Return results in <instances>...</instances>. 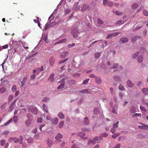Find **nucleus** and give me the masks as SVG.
<instances>
[{
  "label": "nucleus",
  "instance_id": "59",
  "mask_svg": "<svg viewBox=\"0 0 148 148\" xmlns=\"http://www.w3.org/2000/svg\"><path fill=\"white\" fill-rule=\"evenodd\" d=\"M1 145L2 146H3L5 143V140H2L1 141Z\"/></svg>",
  "mask_w": 148,
  "mask_h": 148
},
{
  "label": "nucleus",
  "instance_id": "8",
  "mask_svg": "<svg viewBox=\"0 0 148 148\" xmlns=\"http://www.w3.org/2000/svg\"><path fill=\"white\" fill-rule=\"evenodd\" d=\"M54 73H52L50 75L48 80L51 82H52L54 80Z\"/></svg>",
  "mask_w": 148,
  "mask_h": 148
},
{
  "label": "nucleus",
  "instance_id": "11",
  "mask_svg": "<svg viewBox=\"0 0 148 148\" xmlns=\"http://www.w3.org/2000/svg\"><path fill=\"white\" fill-rule=\"evenodd\" d=\"M127 84L128 87H133L134 86V84L130 80H128L127 82Z\"/></svg>",
  "mask_w": 148,
  "mask_h": 148
},
{
  "label": "nucleus",
  "instance_id": "43",
  "mask_svg": "<svg viewBox=\"0 0 148 148\" xmlns=\"http://www.w3.org/2000/svg\"><path fill=\"white\" fill-rule=\"evenodd\" d=\"M12 118H11L4 125H8L9 124L11 123L12 122Z\"/></svg>",
  "mask_w": 148,
  "mask_h": 148
},
{
  "label": "nucleus",
  "instance_id": "42",
  "mask_svg": "<svg viewBox=\"0 0 148 148\" xmlns=\"http://www.w3.org/2000/svg\"><path fill=\"white\" fill-rule=\"evenodd\" d=\"M141 114H138V113H135L133 114V117H136L138 116H141Z\"/></svg>",
  "mask_w": 148,
  "mask_h": 148
},
{
  "label": "nucleus",
  "instance_id": "18",
  "mask_svg": "<svg viewBox=\"0 0 148 148\" xmlns=\"http://www.w3.org/2000/svg\"><path fill=\"white\" fill-rule=\"evenodd\" d=\"M142 91L145 95H147L148 94V88H144L142 89Z\"/></svg>",
  "mask_w": 148,
  "mask_h": 148
},
{
  "label": "nucleus",
  "instance_id": "20",
  "mask_svg": "<svg viewBox=\"0 0 148 148\" xmlns=\"http://www.w3.org/2000/svg\"><path fill=\"white\" fill-rule=\"evenodd\" d=\"M80 93L84 94L85 93L86 94H89L90 92L88 91V90L87 89H84L81 91L80 92Z\"/></svg>",
  "mask_w": 148,
  "mask_h": 148
},
{
  "label": "nucleus",
  "instance_id": "58",
  "mask_svg": "<svg viewBox=\"0 0 148 148\" xmlns=\"http://www.w3.org/2000/svg\"><path fill=\"white\" fill-rule=\"evenodd\" d=\"M71 148H79L76 144H74L71 146Z\"/></svg>",
  "mask_w": 148,
  "mask_h": 148
},
{
  "label": "nucleus",
  "instance_id": "17",
  "mask_svg": "<svg viewBox=\"0 0 148 148\" xmlns=\"http://www.w3.org/2000/svg\"><path fill=\"white\" fill-rule=\"evenodd\" d=\"M98 137H95L92 140L90 141L92 143V144L94 145L95 144L98 140Z\"/></svg>",
  "mask_w": 148,
  "mask_h": 148
},
{
  "label": "nucleus",
  "instance_id": "9",
  "mask_svg": "<svg viewBox=\"0 0 148 148\" xmlns=\"http://www.w3.org/2000/svg\"><path fill=\"white\" fill-rule=\"evenodd\" d=\"M68 53L67 51H64L63 52L61 55V57L63 58H65L67 56Z\"/></svg>",
  "mask_w": 148,
  "mask_h": 148
},
{
  "label": "nucleus",
  "instance_id": "56",
  "mask_svg": "<svg viewBox=\"0 0 148 148\" xmlns=\"http://www.w3.org/2000/svg\"><path fill=\"white\" fill-rule=\"evenodd\" d=\"M110 132L112 133H114L116 132L115 128L112 127L111 130Z\"/></svg>",
  "mask_w": 148,
  "mask_h": 148
},
{
  "label": "nucleus",
  "instance_id": "27",
  "mask_svg": "<svg viewBox=\"0 0 148 148\" xmlns=\"http://www.w3.org/2000/svg\"><path fill=\"white\" fill-rule=\"evenodd\" d=\"M64 124V122L63 121H62L60 122L59 124V127L60 128H62Z\"/></svg>",
  "mask_w": 148,
  "mask_h": 148
},
{
  "label": "nucleus",
  "instance_id": "16",
  "mask_svg": "<svg viewBox=\"0 0 148 148\" xmlns=\"http://www.w3.org/2000/svg\"><path fill=\"white\" fill-rule=\"evenodd\" d=\"M62 138V135L60 133H58L57 136L55 137V138L57 140H59Z\"/></svg>",
  "mask_w": 148,
  "mask_h": 148
},
{
  "label": "nucleus",
  "instance_id": "21",
  "mask_svg": "<svg viewBox=\"0 0 148 148\" xmlns=\"http://www.w3.org/2000/svg\"><path fill=\"white\" fill-rule=\"evenodd\" d=\"M47 34H44L42 36V38L45 42L47 43L48 40H47Z\"/></svg>",
  "mask_w": 148,
  "mask_h": 148
},
{
  "label": "nucleus",
  "instance_id": "22",
  "mask_svg": "<svg viewBox=\"0 0 148 148\" xmlns=\"http://www.w3.org/2000/svg\"><path fill=\"white\" fill-rule=\"evenodd\" d=\"M88 5H84L82 8V10L83 11H85L88 8Z\"/></svg>",
  "mask_w": 148,
  "mask_h": 148
},
{
  "label": "nucleus",
  "instance_id": "62",
  "mask_svg": "<svg viewBox=\"0 0 148 148\" xmlns=\"http://www.w3.org/2000/svg\"><path fill=\"white\" fill-rule=\"evenodd\" d=\"M37 122L38 123H41L42 122V119L41 118H38Z\"/></svg>",
  "mask_w": 148,
  "mask_h": 148
},
{
  "label": "nucleus",
  "instance_id": "48",
  "mask_svg": "<svg viewBox=\"0 0 148 148\" xmlns=\"http://www.w3.org/2000/svg\"><path fill=\"white\" fill-rule=\"evenodd\" d=\"M13 121L15 123H16L18 121V117L17 116H14L13 117Z\"/></svg>",
  "mask_w": 148,
  "mask_h": 148
},
{
  "label": "nucleus",
  "instance_id": "14",
  "mask_svg": "<svg viewBox=\"0 0 148 148\" xmlns=\"http://www.w3.org/2000/svg\"><path fill=\"white\" fill-rule=\"evenodd\" d=\"M143 58L142 56H140L138 57L137 58V61L138 62L141 63L143 61Z\"/></svg>",
  "mask_w": 148,
  "mask_h": 148
},
{
  "label": "nucleus",
  "instance_id": "63",
  "mask_svg": "<svg viewBox=\"0 0 148 148\" xmlns=\"http://www.w3.org/2000/svg\"><path fill=\"white\" fill-rule=\"evenodd\" d=\"M89 76L90 77H94L95 78V77H96V76L95 75L92 74H90L89 75Z\"/></svg>",
  "mask_w": 148,
  "mask_h": 148
},
{
  "label": "nucleus",
  "instance_id": "61",
  "mask_svg": "<svg viewBox=\"0 0 148 148\" xmlns=\"http://www.w3.org/2000/svg\"><path fill=\"white\" fill-rule=\"evenodd\" d=\"M119 89L121 90H123L124 89V86H122L121 85H119Z\"/></svg>",
  "mask_w": 148,
  "mask_h": 148
},
{
  "label": "nucleus",
  "instance_id": "49",
  "mask_svg": "<svg viewBox=\"0 0 148 148\" xmlns=\"http://www.w3.org/2000/svg\"><path fill=\"white\" fill-rule=\"evenodd\" d=\"M36 77V75L35 74H33L30 75V79H34Z\"/></svg>",
  "mask_w": 148,
  "mask_h": 148
},
{
  "label": "nucleus",
  "instance_id": "10",
  "mask_svg": "<svg viewBox=\"0 0 148 148\" xmlns=\"http://www.w3.org/2000/svg\"><path fill=\"white\" fill-rule=\"evenodd\" d=\"M52 123L53 125L57 124L58 123V120L57 118H53L51 120Z\"/></svg>",
  "mask_w": 148,
  "mask_h": 148
},
{
  "label": "nucleus",
  "instance_id": "25",
  "mask_svg": "<svg viewBox=\"0 0 148 148\" xmlns=\"http://www.w3.org/2000/svg\"><path fill=\"white\" fill-rule=\"evenodd\" d=\"M31 112L33 114H36L37 113V110L36 108H34L32 109Z\"/></svg>",
  "mask_w": 148,
  "mask_h": 148
},
{
  "label": "nucleus",
  "instance_id": "23",
  "mask_svg": "<svg viewBox=\"0 0 148 148\" xmlns=\"http://www.w3.org/2000/svg\"><path fill=\"white\" fill-rule=\"evenodd\" d=\"M130 112L132 113H134L136 112V108L134 107H132L130 109Z\"/></svg>",
  "mask_w": 148,
  "mask_h": 148
},
{
  "label": "nucleus",
  "instance_id": "5",
  "mask_svg": "<svg viewBox=\"0 0 148 148\" xmlns=\"http://www.w3.org/2000/svg\"><path fill=\"white\" fill-rule=\"evenodd\" d=\"M49 61L50 65L51 66H53L54 65L55 62L54 58L53 57H51L49 59Z\"/></svg>",
  "mask_w": 148,
  "mask_h": 148
},
{
  "label": "nucleus",
  "instance_id": "52",
  "mask_svg": "<svg viewBox=\"0 0 148 148\" xmlns=\"http://www.w3.org/2000/svg\"><path fill=\"white\" fill-rule=\"evenodd\" d=\"M89 79H85L84 80V81L82 83L84 84L85 85L89 82Z\"/></svg>",
  "mask_w": 148,
  "mask_h": 148
},
{
  "label": "nucleus",
  "instance_id": "33",
  "mask_svg": "<svg viewBox=\"0 0 148 148\" xmlns=\"http://www.w3.org/2000/svg\"><path fill=\"white\" fill-rule=\"evenodd\" d=\"M138 7V5L136 3H133L132 6V8L133 9H135Z\"/></svg>",
  "mask_w": 148,
  "mask_h": 148
},
{
  "label": "nucleus",
  "instance_id": "35",
  "mask_svg": "<svg viewBox=\"0 0 148 148\" xmlns=\"http://www.w3.org/2000/svg\"><path fill=\"white\" fill-rule=\"evenodd\" d=\"M98 113V109L97 108H95L93 110V113L95 114H97Z\"/></svg>",
  "mask_w": 148,
  "mask_h": 148
},
{
  "label": "nucleus",
  "instance_id": "28",
  "mask_svg": "<svg viewBox=\"0 0 148 148\" xmlns=\"http://www.w3.org/2000/svg\"><path fill=\"white\" fill-rule=\"evenodd\" d=\"M120 133H116L115 134H114V135H112V137L114 138H116L118 136H119L120 135Z\"/></svg>",
  "mask_w": 148,
  "mask_h": 148
},
{
  "label": "nucleus",
  "instance_id": "34",
  "mask_svg": "<svg viewBox=\"0 0 148 148\" xmlns=\"http://www.w3.org/2000/svg\"><path fill=\"white\" fill-rule=\"evenodd\" d=\"M49 100V99L47 97H44L42 100V101H44L45 102H47Z\"/></svg>",
  "mask_w": 148,
  "mask_h": 148
},
{
  "label": "nucleus",
  "instance_id": "36",
  "mask_svg": "<svg viewBox=\"0 0 148 148\" xmlns=\"http://www.w3.org/2000/svg\"><path fill=\"white\" fill-rule=\"evenodd\" d=\"M138 38V36H135L132 38L131 40V41L132 42H135L136 40Z\"/></svg>",
  "mask_w": 148,
  "mask_h": 148
},
{
  "label": "nucleus",
  "instance_id": "60",
  "mask_svg": "<svg viewBox=\"0 0 148 148\" xmlns=\"http://www.w3.org/2000/svg\"><path fill=\"white\" fill-rule=\"evenodd\" d=\"M115 13L116 15H119L121 14H122V13L121 12L116 10V11Z\"/></svg>",
  "mask_w": 148,
  "mask_h": 148
},
{
  "label": "nucleus",
  "instance_id": "40",
  "mask_svg": "<svg viewBox=\"0 0 148 148\" xmlns=\"http://www.w3.org/2000/svg\"><path fill=\"white\" fill-rule=\"evenodd\" d=\"M119 64L118 63H114V64L113 66L111 68L112 69H116L118 67Z\"/></svg>",
  "mask_w": 148,
  "mask_h": 148
},
{
  "label": "nucleus",
  "instance_id": "57",
  "mask_svg": "<svg viewBox=\"0 0 148 148\" xmlns=\"http://www.w3.org/2000/svg\"><path fill=\"white\" fill-rule=\"evenodd\" d=\"M121 146V144H118L116 145L114 147V148H120Z\"/></svg>",
  "mask_w": 148,
  "mask_h": 148
},
{
  "label": "nucleus",
  "instance_id": "54",
  "mask_svg": "<svg viewBox=\"0 0 148 148\" xmlns=\"http://www.w3.org/2000/svg\"><path fill=\"white\" fill-rule=\"evenodd\" d=\"M64 84H61L60 86H58L57 89H59L63 88L64 87Z\"/></svg>",
  "mask_w": 148,
  "mask_h": 148
},
{
  "label": "nucleus",
  "instance_id": "45",
  "mask_svg": "<svg viewBox=\"0 0 148 148\" xmlns=\"http://www.w3.org/2000/svg\"><path fill=\"white\" fill-rule=\"evenodd\" d=\"M9 132L8 131H5L2 134V135H8L9 133Z\"/></svg>",
  "mask_w": 148,
  "mask_h": 148
},
{
  "label": "nucleus",
  "instance_id": "4",
  "mask_svg": "<svg viewBox=\"0 0 148 148\" xmlns=\"http://www.w3.org/2000/svg\"><path fill=\"white\" fill-rule=\"evenodd\" d=\"M77 135L80 137L81 138H82L84 140H85L86 138V137H83L86 135L85 133L83 132H79V133L77 134Z\"/></svg>",
  "mask_w": 148,
  "mask_h": 148
},
{
  "label": "nucleus",
  "instance_id": "32",
  "mask_svg": "<svg viewBox=\"0 0 148 148\" xmlns=\"http://www.w3.org/2000/svg\"><path fill=\"white\" fill-rule=\"evenodd\" d=\"M22 43L23 44H22V45L24 48L26 49H29V47L27 46V43L26 44L25 42L24 43L22 42Z\"/></svg>",
  "mask_w": 148,
  "mask_h": 148
},
{
  "label": "nucleus",
  "instance_id": "55",
  "mask_svg": "<svg viewBox=\"0 0 148 148\" xmlns=\"http://www.w3.org/2000/svg\"><path fill=\"white\" fill-rule=\"evenodd\" d=\"M97 22L99 24H101L103 23V21H102L100 20L99 19H98L97 20Z\"/></svg>",
  "mask_w": 148,
  "mask_h": 148
},
{
  "label": "nucleus",
  "instance_id": "19",
  "mask_svg": "<svg viewBox=\"0 0 148 148\" xmlns=\"http://www.w3.org/2000/svg\"><path fill=\"white\" fill-rule=\"evenodd\" d=\"M128 39L126 37H124L121 39V40L124 43H125L128 41Z\"/></svg>",
  "mask_w": 148,
  "mask_h": 148
},
{
  "label": "nucleus",
  "instance_id": "50",
  "mask_svg": "<svg viewBox=\"0 0 148 148\" xmlns=\"http://www.w3.org/2000/svg\"><path fill=\"white\" fill-rule=\"evenodd\" d=\"M16 85H13L12 87V91L14 92L16 91Z\"/></svg>",
  "mask_w": 148,
  "mask_h": 148
},
{
  "label": "nucleus",
  "instance_id": "31",
  "mask_svg": "<svg viewBox=\"0 0 148 148\" xmlns=\"http://www.w3.org/2000/svg\"><path fill=\"white\" fill-rule=\"evenodd\" d=\"M139 53V52H136L135 53L133 54L132 55V57L133 58H135L137 57Z\"/></svg>",
  "mask_w": 148,
  "mask_h": 148
},
{
  "label": "nucleus",
  "instance_id": "7",
  "mask_svg": "<svg viewBox=\"0 0 148 148\" xmlns=\"http://www.w3.org/2000/svg\"><path fill=\"white\" fill-rule=\"evenodd\" d=\"M95 79V82L97 83L98 84H100L101 83L102 80L99 77L97 76Z\"/></svg>",
  "mask_w": 148,
  "mask_h": 148
},
{
  "label": "nucleus",
  "instance_id": "46",
  "mask_svg": "<svg viewBox=\"0 0 148 148\" xmlns=\"http://www.w3.org/2000/svg\"><path fill=\"white\" fill-rule=\"evenodd\" d=\"M103 3L105 5H106L110 3L108 1V0H103Z\"/></svg>",
  "mask_w": 148,
  "mask_h": 148
},
{
  "label": "nucleus",
  "instance_id": "3",
  "mask_svg": "<svg viewBox=\"0 0 148 148\" xmlns=\"http://www.w3.org/2000/svg\"><path fill=\"white\" fill-rule=\"evenodd\" d=\"M141 126H138V128L143 130H148V125H146L143 124H141Z\"/></svg>",
  "mask_w": 148,
  "mask_h": 148
},
{
  "label": "nucleus",
  "instance_id": "51",
  "mask_svg": "<svg viewBox=\"0 0 148 148\" xmlns=\"http://www.w3.org/2000/svg\"><path fill=\"white\" fill-rule=\"evenodd\" d=\"M119 33L118 32L114 33L112 34H111L112 36V37L113 36H116L119 34Z\"/></svg>",
  "mask_w": 148,
  "mask_h": 148
},
{
  "label": "nucleus",
  "instance_id": "53",
  "mask_svg": "<svg viewBox=\"0 0 148 148\" xmlns=\"http://www.w3.org/2000/svg\"><path fill=\"white\" fill-rule=\"evenodd\" d=\"M65 78H63L62 79L61 81L60 82L61 84H63L64 85L65 84Z\"/></svg>",
  "mask_w": 148,
  "mask_h": 148
},
{
  "label": "nucleus",
  "instance_id": "15",
  "mask_svg": "<svg viewBox=\"0 0 148 148\" xmlns=\"http://www.w3.org/2000/svg\"><path fill=\"white\" fill-rule=\"evenodd\" d=\"M58 116L61 119H63L64 118V115L62 112H60L58 113Z\"/></svg>",
  "mask_w": 148,
  "mask_h": 148
},
{
  "label": "nucleus",
  "instance_id": "13",
  "mask_svg": "<svg viewBox=\"0 0 148 148\" xmlns=\"http://www.w3.org/2000/svg\"><path fill=\"white\" fill-rule=\"evenodd\" d=\"M27 80V78L26 77H24L23 79V80L21 82V86L22 87L24 86L25 85Z\"/></svg>",
  "mask_w": 148,
  "mask_h": 148
},
{
  "label": "nucleus",
  "instance_id": "47",
  "mask_svg": "<svg viewBox=\"0 0 148 148\" xmlns=\"http://www.w3.org/2000/svg\"><path fill=\"white\" fill-rule=\"evenodd\" d=\"M119 122H117L116 123L114 124L113 125V127L115 128L118 127Z\"/></svg>",
  "mask_w": 148,
  "mask_h": 148
},
{
  "label": "nucleus",
  "instance_id": "2",
  "mask_svg": "<svg viewBox=\"0 0 148 148\" xmlns=\"http://www.w3.org/2000/svg\"><path fill=\"white\" fill-rule=\"evenodd\" d=\"M27 116L28 119L26 121L25 123L27 126H28L31 123L32 121L33 120V118L30 114H28Z\"/></svg>",
  "mask_w": 148,
  "mask_h": 148
},
{
  "label": "nucleus",
  "instance_id": "38",
  "mask_svg": "<svg viewBox=\"0 0 148 148\" xmlns=\"http://www.w3.org/2000/svg\"><path fill=\"white\" fill-rule=\"evenodd\" d=\"M101 55V53L99 52L97 53L95 55V57L96 58H98Z\"/></svg>",
  "mask_w": 148,
  "mask_h": 148
},
{
  "label": "nucleus",
  "instance_id": "41",
  "mask_svg": "<svg viewBox=\"0 0 148 148\" xmlns=\"http://www.w3.org/2000/svg\"><path fill=\"white\" fill-rule=\"evenodd\" d=\"M36 70L37 71H43V66H42L41 68L38 67L36 68Z\"/></svg>",
  "mask_w": 148,
  "mask_h": 148
},
{
  "label": "nucleus",
  "instance_id": "37",
  "mask_svg": "<svg viewBox=\"0 0 148 148\" xmlns=\"http://www.w3.org/2000/svg\"><path fill=\"white\" fill-rule=\"evenodd\" d=\"M14 105V103H11L9 106V109L10 111H12L13 109V107Z\"/></svg>",
  "mask_w": 148,
  "mask_h": 148
},
{
  "label": "nucleus",
  "instance_id": "26",
  "mask_svg": "<svg viewBox=\"0 0 148 148\" xmlns=\"http://www.w3.org/2000/svg\"><path fill=\"white\" fill-rule=\"evenodd\" d=\"M42 106L44 110L46 111V112L47 113H48L49 112L46 105L44 104H43Z\"/></svg>",
  "mask_w": 148,
  "mask_h": 148
},
{
  "label": "nucleus",
  "instance_id": "29",
  "mask_svg": "<svg viewBox=\"0 0 148 148\" xmlns=\"http://www.w3.org/2000/svg\"><path fill=\"white\" fill-rule=\"evenodd\" d=\"M114 79L115 81L117 82L120 81L121 80L120 78L118 76H115L114 77Z\"/></svg>",
  "mask_w": 148,
  "mask_h": 148
},
{
  "label": "nucleus",
  "instance_id": "6",
  "mask_svg": "<svg viewBox=\"0 0 148 148\" xmlns=\"http://www.w3.org/2000/svg\"><path fill=\"white\" fill-rule=\"evenodd\" d=\"M118 109V106L117 105H115L113 108L112 112L115 114H117V111Z\"/></svg>",
  "mask_w": 148,
  "mask_h": 148
},
{
  "label": "nucleus",
  "instance_id": "39",
  "mask_svg": "<svg viewBox=\"0 0 148 148\" xmlns=\"http://www.w3.org/2000/svg\"><path fill=\"white\" fill-rule=\"evenodd\" d=\"M27 141L29 143H32L33 142V139L32 138L27 139Z\"/></svg>",
  "mask_w": 148,
  "mask_h": 148
},
{
  "label": "nucleus",
  "instance_id": "44",
  "mask_svg": "<svg viewBox=\"0 0 148 148\" xmlns=\"http://www.w3.org/2000/svg\"><path fill=\"white\" fill-rule=\"evenodd\" d=\"M143 14L145 16H148V11L144 10L143 11Z\"/></svg>",
  "mask_w": 148,
  "mask_h": 148
},
{
  "label": "nucleus",
  "instance_id": "24",
  "mask_svg": "<svg viewBox=\"0 0 148 148\" xmlns=\"http://www.w3.org/2000/svg\"><path fill=\"white\" fill-rule=\"evenodd\" d=\"M6 88L3 87L0 89V93L2 94L6 91Z\"/></svg>",
  "mask_w": 148,
  "mask_h": 148
},
{
  "label": "nucleus",
  "instance_id": "64",
  "mask_svg": "<svg viewBox=\"0 0 148 148\" xmlns=\"http://www.w3.org/2000/svg\"><path fill=\"white\" fill-rule=\"evenodd\" d=\"M70 12V10L69 9H66L65 10V12L66 14H68Z\"/></svg>",
  "mask_w": 148,
  "mask_h": 148
},
{
  "label": "nucleus",
  "instance_id": "12",
  "mask_svg": "<svg viewBox=\"0 0 148 148\" xmlns=\"http://www.w3.org/2000/svg\"><path fill=\"white\" fill-rule=\"evenodd\" d=\"M89 123V121L88 117H85L84 119V125H88Z\"/></svg>",
  "mask_w": 148,
  "mask_h": 148
},
{
  "label": "nucleus",
  "instance_id": "30",
  "mask_svg": "<svg viewBox=\"0 0 148 148\" xmlns=\"http://www.w3.org/2000/svg\"><path fill=\"white\" fill-rule=\"evenodd\" d=\"M13 96L12 95H10L8 97V102H10L13 99Z\"/></svg>",
  "mask_w": 148,
  "mask_h": 148
},
{
  "label": "nucleus",
  "instance_id": "1",
  "mask_svg": "<svg viewBox=\"0 0 148 148\" xmlns=\"http://www.w3.org/2000/svg\"><path fill=\"white\" fill-rule=\"evenodd\" d=\"M19 140L18 138L15 137L14 138L10 137L9 138V141L10 142H12L14 141L15 143H18L20 144H21L22 143L23 138L21 136H19Z\"/></svg>",
  "mask_w": 148,
  "mask_h": 148
}]
</instances>
